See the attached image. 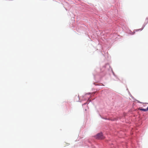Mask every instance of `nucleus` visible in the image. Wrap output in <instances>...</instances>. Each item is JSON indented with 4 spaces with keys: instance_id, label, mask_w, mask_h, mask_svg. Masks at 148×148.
Instances as JSON below:
<instances>
[{
    "instance_id": "nucleus-1",
    "label": "nucleus",
    "mask_w": 148,
    "mask_h": 148,
    "mask_svg": "<svg viewBox=\"0 0 148 148\" xmlns=\"http://www.w3.org/2000/svg\"><path fill=\"white\" fill-rule=\"evenodd\" d=\"M95 138L99 139H103L104 138L102 134L100 133L97 134L95 136Z\"/></svg>"
},
{
    "instance_id": "nucleus-2",
    "label": "nucleus",
    "mask_w": 148,
    "mask_h": 148,
    "mask_svg": "<svg viewBox=\"0 0 148 148\" xmlns=\"http://www.w3.org/2000/svg\"><path fill=\"white\" fill-rule=\"evenodd\" d=\"M139 109L140 110L145 112L148 110V107L147 108L145 109L139 108Z\"/></svg>"
}]
</instances>
